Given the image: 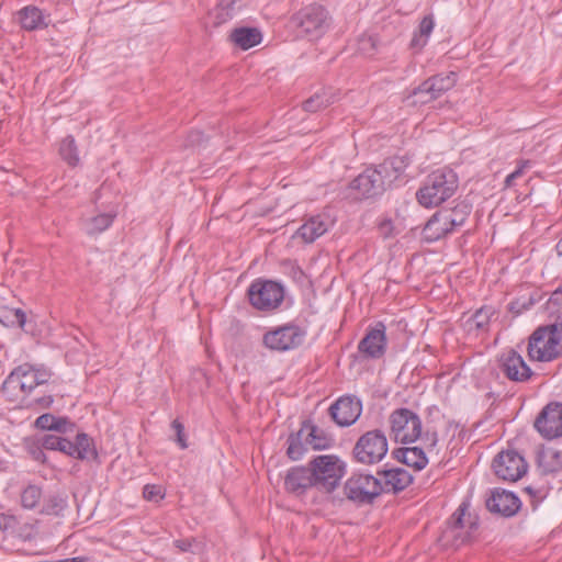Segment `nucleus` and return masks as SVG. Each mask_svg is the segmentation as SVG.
I'll return each instance as SVG.
<instances>
[{"instance_id":"obj_1","label":"nucleus","mask_w":562,"mask_h":562,"mask_svg":"<svg viewBox=\"0 0 562 562\" xmlns=\"http://www.w3.org/2000/svg\"><path fill=\"white\" fill-rule=\"evenodd\" d=\"M391 435L401 443H411L419 440L428 453L437 450L438 434L427 429L423 432V424L419 416L408 408H397L389 417Z\"/></svg>"},{"instance_id":"obj_35","label":"nucleus","mask_w":562,"mask_h":562,"mask_svg":"<svg viewBox=\"0 0 562 562\" xmlns=\"http://www.w3.org/2000/svg\"><path fill=\"white\" fill-rule=\"evenodd\" d=\"M0 323L5 327H23L25 324V314L19 308L8 306L0 307Z\"/></svg>"},{"instance_id":"obj_18","label":"nucleus","mask_w":562,"mask_h":562,"mask_svg":"<svg viewBox=\"0 0 562 562\" xmlns=\"http://www.w3.org/2000/svg\"><path fill=\"white\" fill-rule=\"evenodd\" d=\"M389 187L380 172V168H368L352 182L351 188L357 190L362 198H373L381 194Z\"/></svg>"},{"instance_id":"obj_17","label":"nucleus","mask_w":562,"mask_h":562,"mask_svg":"<svg viewBox=\"0 0 562 562\" xmlns=\"http://www.w3.org/2000/svg\"><path fill=\"white\" fill-rule=\"evenodd\" d=\"M386 350L385 325L379 322L368 328L364 337L358 344L359 353L366 359H380Z\"/></svg>"},{"instance_id":"obj_31","label":"nucleus","mask_w":562,"mask_h":562,"mask_svg":"<svg viewBox=\"0 0 562 562\" xmlns=\"http://www.w3.org/2000/svg\"><path fill=\"white\" fill-rule=\"evenodd\" d=\"M307 427H302L295 434H291L288 438L286 456L291 460H300L308 450V445L305 441V432Z\"/></svg>"},{"instance_id":"obj_12","label":"nucleus","mask_w":562,"mask_h":562,"mask_svg":"<svg viewBox=\"0 0 562 562\" xmlns=\"http://www.w3.org/2000/svg\"><path fill=\"white\" fill-rule=\"evenodd\" d=\"M306 331L297 325L285 324L268 330L262 336V345L272 351H288L304 341Z\"/></svg>"},{"instance_id":"obj_56","label":"nucleus","mask_w":562,"mask_h":562,"mask_svg":"<svg viewBox=\"0 0 562 562\" xmlns=\"http://www.w3.org/2000/svg\"><path fill=\"white\" fill-rule=\"evenodd\" d=\"M557 290L562 293V284Z\"/></svg>"},{"instance_id":"obj_53","label":"nucleus","mask_w":562,"mask_h":562,"mask_svg":"<svg viewBox=\"0 0 562 562\" xmlns=\"http://www.w3.org/2000/svg\"><path fill=\"white\" fill-rule=\"evenodd\" d=\"M552 326H554L557 329L561 330L562 331V312L560 313V315L558 316V321L555 324H553Z\"/></svg>"},{"instance_id":"obj_21","label":"nucleus","mask_w":562,"mask_h":562,"mask_svg":"<svg viewBox=\"0 0 562 562\" xmlns=\"http://www.w3.org/2000/svg\"><path fill=\"white\" fill-rule=\"evenodd\" d=\"M284 487L288 492L297 496L304 494L308 488L315 487L310 465L290 469L284 477Z\"/></svg>"},{"instance_id":"obj_19","label":"nucleus","mask_w":562,"mask_h":562,"mask_svg":"<svg viewBox=\"0 0 562 562\" xmlns=\"http://www.w3.org/2000/svg\"><path fill=\"white\" fill-rule=\"evenodd\" d=\"M501 371L512 381L524 382L531 376L530 368L522 357L514 350L504 352L498 359Z\"/></svg>"},{"instance_id":"obj_7","label":"nucleus","mask_w":562,"mask_h":562,"mask_svg":"<svg viewBox=\"0 0 562 562\" xmlns=\"http://www.w3.org/2000/svg\"><path fill=\"white\" fill-rule=\"evenodd\" d=\"M41 445L43 449L60 451L78 460H93L98 457L92 439L85 432L77 434L75 441L57 435H44Z\"/></svg>"},{"instance_id":"obj_3","label":"nucleus","mask_w":562,"mask_h":562,"mask_svg":"<svg viewBox=\"0 0 562 562\" xmlns=\"http://www.w3.org/2000/svg\"><path fill=\"white\" fill-rule=\"evenodd\" d=\"M457 189V173L449 168H441L427 176L416 198L424 207H435L450 199Z\"/></svg>"},{"instance_id":"obj_9","label":"nucleus","mask_w":562,"mask_h":562,"mask_svg":"<svg viewBox=\"0 0 562 562\" xmlns=\"http://www.w3.org/2000/svg\"><path fill=\"white\" fill-rule=\"evenodd\" d=\"M387 439L383 431L373 429L364 432L357 440L352 456L359 463L371 465L379 463L387 453Z\"/></svg>"},{"instance_id":"obj_30","label":"nucleus","mask_w":562,"mask_h":562,"mask_svg":"<svg viewBox=\"0 0 562 562\" xmlns=\"http://www.w3.org/2000/svg\"><path fill=\"white\" fill-rule=\"evenodd\" d=\"M537 462L543 473H554L562 469V454L555 449L544 448L538 452Z\"/></svg>"},{"instance_id":"obj_4","label":"nucleus","mask_w":562,"mask_h":562,"mask_svg":"<svg viewBox=\"0 0 562 562\" xmlns=\"http://www.w3.org/2000/svg\"><path fill=\"white\" fill-rule=\"evenodd\" d=\"M50 374L46 370L35 369L29 363L16 367L4 380L2 393L9 401L23 402L38 385L46 383Z\"/></svg>"},{"instance_id":"obj_15","label":"nucleus","mask_w":562,"mask_h":562,"mask_svg":"<svg viewBox=\"0 0 562 562\" xmlns=\"http://www.w3.org/2000/svg\"><path fill=\"white\" fill-rule=\"evenodd\" d=\"M535 428L547 439L562 437V404H548L536 418Z\"/></svg>"},{"instance_id":"obj_20","label":"nucleus","mask_w":562,"mask_h":562,"mask_svg":"<svg viewBox=\"0 0 562 562\" xmlns=\"http://www.w3.org/2000/svg\"><path fill=\"white\" fill-rule=\"evenodd\" d=\"M378 475L382 493L402 492L413 482L411 473L403 468L379 471Z\"/></svg>"},{"instance_id":"obj_46","label":"nucleus","mask_w":562,"mask_h":562,"mask_svg":"<svg viewBox=\"0 0 562 562\" xmlns=\"http://www.w3.org/2000/svg\"><path fill=\"white\" fill-rule=\"evenodd\" d=\"M379 229H380V233L384 236V237H389L392 235V223L391 221L389 220H385L383 222H381L380 226H379Z\"/></svg>"},{"instance_id":"obj_52","label":"nucleus","mask_w":562,"mask_h":562,"mask_svg":"<svg viewBox=\"0 0 562 562\" xmlns=\"http://www.w3.org/2000/svg\"><path fill=\"white\" fill-rule=\"evenodd\" d=\"M485 506H486L487 510L492 512V493L488 495V493L486 492Z\"/></svg>"},{"instance_id":"obj_48","label":"nucleus","mask_w":562,"mask_h":562,"mask_svg":"<svg viewBox=\"0 0 562 562\" xmlns=\"http://www.w3.org/2000/svg\"><path fill=\"white\" fill-rule=\"evenodd\" d=\"M484 316H486V318L488 319V315L483 311V310H480L475 313L474 315V322L476 324V327H482L483 326V318Z\"/></svg>"},{"instance_id":"obj_33","label":"nucleus","mask_w":562,"mask_h":562,"mask_svg":"<svg viewBox=\"0 0 562 562\" xmlns=\"http://www.w3.org/2000/svg\"><path fill=\"white\" fill-rule=\"evenodd\" d=\"M35 426L40 429L44 430H55L58 432H67L68 428H72L74 424H71L65 417H55L52 414H43L35 420Z\"/></svg>"},{"instance_id":"obj_38","label":"nucleus","mask_w":562,"mask_h":562,"mask_svg":"<svg viewBox=\"0 0 562 562\" xmlns=\"http://www.w3.org/2000/svg\"><path fill=\"white\" fill-rule=\"evenodd\" d=\"M42 498V488L30 484L21 493V505L26 509L35 508Z\"/></svg>"},{"instance_id":"obj_43","label":"nucleus","mask_w":562,"mask_h":562,"mask_svg":"<svg viewBox=\"0 0 562 562\" xmlns=\"http://www.w3.org/2000/svg\"><path fill=\"white\" fill-rule=\"evenodd\" d=\"M529 167V161L526 160V161H522L516 170H514L512 173H509L506 179H505V186L506 187H512L514 184V181L521 177L522 173H524V170Z\"/></svg>"},{"instance_id":"obj_54","label":"nucleus","mask_w":562,"mask_h":562,"mask_svg":"<svg viewBox=\"0 0 562 562\" xmlns=\"http://www.w3.org/2000/svg\"><path fill=\"white\" fill-rule=\"evenodd\" d=\"M60 562H83V560L80 558H71V559L63 560Z\"/></svg>"},{"instance_id":"obj_32","label":"nucleus","mask_w":562,"mask_h":562,"mask_svg":"<svg viewBox=\"0 0 562 562\" xmlns=\"http://www.w3.org/2000/svg\"><path fill=\"white\" fill-rule=\"evenodd\" d=\"M115 214L101 213L89 218H83L82 228L88 235L100 234L111 226Z\"/></svg>"},{"instance_id":"obj_28","label":"nucleus","mask_w":562,"mask_h":562,"mask_svg":"<svg viewBox=\"0 0 562 562\" xmlns=\"http://www.w3.org/2000/svg\"><path fill=\"white\" fill-rule=\"evenodd\" d=\"M389 187L396 181L405 171L407 160L405 157H391L378 166Z\"/></svg>"},{"instance_id":"obj_16","label":"nucleus","mask_w":562,"mask_h":562,"mask_svg":"<svg viewBox=\"0 0 562 562\" xmlns=\"http://www.w3.org/2000/svg\"><path fill=\"white\" fill-rule=\"evenodd\" d=\"M362 413L361 401L352 395L341 396L329 407V415L340 427L355 424Z\"/></svg>"},{"instance_id":"obj_42","label":"nucleus","mask_w":562,"mask_h":562,"mask_svg":"<svg viewBox=\"0 0 562 562\" xmlns=\"http://www.w3.org/2000/svg\"><path fill=\"white\" fill-rule=\"evenodd\" d=\"M171 428L176 432V441L179 445V447L181 449H186L188 447V443H187V437L184 434V427H183L182 423H180L178 419H175L171 423Z\"/></svg>"},{"instance_id":"obj_25","label":"nucleus","mask_w":562,"mask_h":562,"mask_svg":"<svg viewBox=\"0 0 562 562\" xmlns=\"http://www.w3.org/2000/svg\"><path fill=\"white\" fill-rule=\"evenodd\" d=\"M426 452H428L427 448L420 442V446L397 449L395 456L406 465L420 471L428 463Z\"/></svg>"},{"instance_id":"obj_55","label":"nucleus","mask_w":562,"mask_h":562,"mask_svg":"<svg viewBox=\"0 0 562 562\" xmlns=\"http://www.w3.org/2000/svg\"><path fill=\"white\" fill-rule=\"evenodd\" d=\"M557 250L560 255H562V239L557 244Z\"/></svg>"},{"instance_id":"obj_40","label":"nucleus","mask_w":562,"mask_h":562,"mask_svg":"<svg viewBox=\"0 0 562 562\" xmlns=\"http://www.w3.org/2000/svg\"><path fill=\"white\" fill-rule=\"evenodd\" d=\"M64 507V501L57 495L48 496L45 501L42 513L46 515H58Z\"/></svg>"},{"instance_id":"obj_8","label":"nucleus","mask_w":562,"mask_h":562,"mask_svg":"<svg viewBox=\"0 0 562 562\" xmlns=\"http://www.w3.org/2000/svg\"><path fill=\"white\" fill-rule=\"evenodd\" d=\"M292 22L297 27L300 35L317 40L329 29L330 16L324 7L313 4L299 11L292 18Z\"/></svg>"},{"instance_id":"obj_5","label":"nucleus","mask_w":562,"mask_h":562,"mask_svg":"<svg viewBox=\"0 0 562 562\" xmlns=\"http://www.w3.org/2000/svg\"><path fill=\"white\" fill-rule=\"evenodd\" d=\"M315 487L325 493L333 492L346 473V464L334 454L317 456L308 462Z\"/></svg>"},{"instance_id":"obj_26","label":"nucleus","mask_w":562,"mask_h":562,"mask_svg":"<svg viewBox=\"0 0 562 562\" xmlns=\"http://www.w3.org/2000/svg\"><path fill=\"white\" fill-rule=\"evenodd\" d=\"M446 210L434 214L424 228V235L428 240H438L452 233Z\"/></svg>"},{"instance_id":"obj_41","label":"nucleus","mask_w":562,"mask_h":562,"mask_svg":"<svg viewBox=\"0 0 562 562\" xmlns=\"http://www.w3.org/2000/svg\"><path fill=\"white\" fill-rule=\"evenodd\" d=\"M143 496L148 502H159L165 497V490L160 485L146 484L143 488Z\"/></svg>"},{"instance_id":"obj_45","label":"nucleus","mask_w":562,"mask_h":562,"mask_svg":"<svg viewBox=\"0 0 562 562\" xmlns=\"http://www.w3.org/2000/svg\"><path fill=\"white\" fill-rule=\"evenodd\" d=\"M175 547L178 548L181 552H187L191 549L193 539H179L176 540Z\"/></svg>"},{"instance_id":"obj_11","label":"nucleus","mask_w":562,"mask_h":562,"mask_svg":"<svg viewBox=\"0 0 562 562\" xmlns=\"http://www.w3.org/2000/svg\"><path fill=\"white\" fill-rule=\"evenodd\" d=\"M346 497L357 504H371L382 494L379 479L363 473L351 475L344 485Z\"/></svg>"},{"instance_id":"obj_36","label":"nucleus","mask_w":562,"mask_h":562,"mask_svg":"<svg viewBox=\"0 0 562 562\" xmlns=\"http://www.w3.org/2000/svg\"><path fill=\"white\" fill-rule=\"evenodd\" d=\"M59 155L71 167L79 164L78 149L72 136H67L60 142Z\"/></svg>"},{"instance_id":"obj_24","label":"nucleus","mask_w":562,"mask_h":562,"mask_svg":"<svg viewBox=\"0 0 562 562\" xmlns=\"http://www.w3.org/2000/svg\"><path fill=\"white\" fill-rule=\"evenodd\" d=\"M521 502L513 492L494 487V513L512 517L518 513Z\"/></svg>"},{"instance_id":"obj_49","label":"nucleus","mask_w":562,"mask_h":562,"mask_svg":"<svg viewBox=\"0 0 562 562\" xmlns=\"http://www.w3.org/2000/svg\"><path fill=\"white\" fill-rule=\"evenodd\" d=\"M549 303L552 304V305H559L562 303V293L559 292V290H555L550 299H549Z\"/></svg>"},{"instance_id":"obj_44","label":"nucleus","mask_w":562,"mask_h":562,"mask_svg":"<svg viewBox=\"0 0 562 562\" xmlns=\"http://www.w3.org/2000/svg\"><path fill=\"white\" fill-rule=\"evenodd\" d=\"M16 518L12 515L0 514V529L3 531L12 530L16 526Z\"/></svg>"},{"instance_id":"obj_29","label":"nucleus","mask_w":562,"mask_h":562,"mask_svg":"<svg viewBox=\"0 0 562 562\" xmlns=\"http://www.w3.org/2000/svg\"><path fill=\"white\" fill-rule=\"evenodd\" d=\"M302 427H307L305 432L306 445L313 450H324L331 446L333 439L311 422H303Z\"/></svg>"},{"instance_id":"obj_6","label":"nucleus","mask_w":562,"mask_h":562,"mask_svg":"<svg viewBox=\"0 0 562 562\" xmlns=\"http://www.w3.org/2000/svg\"><path fill=\"white\" fill-rule=\"evenodd\" d=\"M528 355L541 362L562 356V331L551 325L537 328L529 338Z\"/></svg>"},{"instance_id":"obj_10","label":"nucleus","mask_w":562,"mask_h":562,"mask_svg":"<svg viewBox=\"0 0 562 562\" xmlns=\"http://www.w3.org/2000/svg\"><path fill=\"white\" fill-rule=\"evenodd\" d=\"M250 304L259 311H272L283 301L284 290L280 283L257 279L247 291Z\"/></svg>"},{"instance_id":"obj_27","label":"nucleus","mask_w":562,"mask_h":562,"mask_svg":"<svg viewBox=\"0 0 562 562\" xmlns=\"http://www.w3.org/2000/svg\"><path fill=\"white\" fill-rule=\"evenodd\" d=\"M229 40L239 48L246 50L258 45L262 40L261 32L256 27H237L229 35Z\"/></svg>"},{"instance_id":"obj_50","label":"nucleus","mask_w":562,"mask_h":562,"mask_svg":"<svg viewBox=\"0 0 562 562\" xmlns=\"http://www.w3.org/2000/svg\"><path fill=\"white\" fill-rule=\"evenodd\" d=\"M36 403L42 407V408H47L50 406V404L53 403V397L52 396H43V397H40L36 400Z\"/></svg>"},{"instance_id":"obj_13","label":"nucleus","mask_w":562,"mask_h":562,"mask_svg":"<svg viewBox=\"0 0 562 562\" xmlns=\"http://www.w3.org/2000/svg\"><path fill=\"white\" fill-rule=\"evenodd\" d=\"M456 83L457 74L453 71L435 75L415 88L408 99L416 98L411 102L412 104L428 103L439 98L446 91L452 89Z\"/></svg>"},{"instance_id":"obj_37","label":"nucleus","mask_w":562,"mask_h":562,"mask_svg":"<svg viewBox=\"0 0 562 562\" xmlns=\"http://www.w3.org/2000/svg\"><path fill=\"white\" fill-rule=\"evenodd\" d=\"M334 102V95L325 90L317 92L303 103L306 112H316Z\"/></svg>"},{"instance_id":"obj_14","label":"nucleus","mask_w":562,"mask_h":562,"mask_svg":"<svg viewBox=\"0 0 562 562\" xmlns=\"http://www.w3.org/2000/svg\"><path fill=\"white\" fill-rule=\"evenodd\" d=\"M525 459L514 450L502 451L494 459V474L504 481L516 482L527 472Z\"/></svg>"},{"instance_id":"obj_34","label":"nucleus","mask_w":562,"mask_h":562,"mask_svg":"<svg viewBox=\"0 0 562 562\" xmlns=\"http://www.w3.org/2000/svg\"><path fill=\"white\" fill-rule=\"evenodd\" d=\"M435 26V21L432 15H426L419 23L418 30L414 33L413 38L411 41V47L420 49L423 48L430 36Z\"/></svg>"},{"instance_id":"obj_2","label":"nucleus","mask_w":562,"mask_h":562,"mask_svg":"<svg viewBox=\"0 0 562 562\" xmlns=\"http://www.w3.org/2000/svg\"><path fill=\"white\" fill-rule=\"evenodd\" d=\"M479 529V517L470 512L468 502H462L448 519L438 541L442 548L458 549L475 539Z\"/></svg>"},{"instance_id":"obj_51","label":"nucleus","mask_w":562,"mask_h":562,"mask_svg":"<svg viewBox=\"0 0 562 562\" xmlns=\"http://www.w3.org/2000/svg\"><path fill=\"white\" fill-rule=\"evenodd\" d=\"M33 458L37 461L45 462V453L42 448H35L32 450Z\"/></svg>"},{"instance_id":"obj_39","label":"nucleus","mask_w":562,"mask_h":562,"mask_svg":"<svg viewBox=\"0 0 562 562\" xmlns=\"http://www.w3.org/2000/svg\"><path fill=\"white\" fill-rule=\"evenodd\" d=\"M452 232L464 224L470 213L468 205L459 204L453 209L446 210Z\"/></svg>"},{"instance_id":"obj_47","label":"nucleus","mask_w":562,"mask_h":562,"mask_svg":"<svg viewBox=\"0 0 562 562\" xmlns=\"http://www.w3.org/2000/svg\"><path fill=\"white\" fill-rule=\"evenodd\" d=\"M203 140V134L199 131H194L189 135L190 145H199Z\"/></svg>"},{"instance_id":"obj_22","label":"nucleus","mask_w":562,"mask_h":562,"mask_svg":"<svg viewBox=\"0 0 562 562\" xmlns=\"http://www.w3.org/2000/svg\"><path fill=\"white\" fill-rule=\"evenodd\" d=\"M331 221L326 214H317L310 216L296 231V235L305 243H313L315 239L324 235L331 225Z\"/></svg>"},{"instance_id":"obj_23","label":"nucleus","mask_w":562,"mask_h":562,"mask_svg":"<svg viewBox=\"0 0 562 562\" xmlns=\"http://www.w3.org/2000/svg\"><path fill=\"white\" fill-rule=\"evenodd\" d=\"M21 27L25 31H36L46 29L50 22L49 14H45L35 5H26L19 12Z\"/></svg>"}]
</instances>
